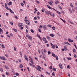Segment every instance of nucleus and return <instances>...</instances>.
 Masks as SVG:
<instances>
[{"mask_svg":"<svg viewBox=\"0 0 77 77\" xmlns=\"http://www.w3.org/2000/svg\"><path fill=\"white\" fill-rule=\"evenodd\" d=\"M69 10L71 13H72V11L71 10V8H69Z\"/></svg>","mask_w":77,"mask_h":77,"instance_id":"obj_24","label":"nucleus"},{"mask_svg":"<svg viewBox=\"0 0 77 77\" xmlns=\"http://www.w3.org/2000/svg\"><path fill=\"white\" fill-rule=\"evenodd\" d=\"M70 6H71V7H72V8L73 7V5H72V3H70Z\"/></svg>","mask_w":77,"mask_h":77,"instance_id":"obj_32","label":"nucleus"},{"mask_svg":"<svg viewBox=\"0 0 77 77\" xmlns=\"http://www.w3.org/2000/svg\"><path fill=\"white\" fill-rule=\"evenodd\" d=\"M9 10L10 12H11V14H14V12H13V11H12V10H11V8H9Z\"/></svg>","mask_w":77,"mask_h":77,"instance_id":"obj_13","label":"nucleus"},{"mask_svg":"<svg viewBox=\"0 0 77 77\" xmlns=\"http://www.w3.org/2000/svg\"><path fill=\"white\" fill-rule=\"evenodd\" d=\"M25 21L27 24L28 25H30V22L28 20H25Z\"/></svg>","mask_w":77,"mask_h":77,"instance_id":"obj_2","label":"nucleus"},{"mask_svg":"<svg viewBox=\"0 0 77 77\" xmlns=\"http://www.w3.org/2000/svg\"><path fill=\"white\" fill-rule=\"evenodd\" d=\"M14 51H16L17 50V48H16L15 47H14Z\"/></svg>","mask_w":77,"mask_h":77,"instance_id":"obj_53","label":"nucleus"},{"mask_svg":"<svg viewBox=\"0 0 77 77\" xmlns=\"http://www.w3.org/2000/svg\"><path fill=\"white\" fill-rule=\"evenodd\" d=\"M52 69H53V70L54 71H56V68H52Z\"/></svg>","mask_w":77,"mask_h":77,"instance_id":"obj_31","label":"nucleus"},{"mask_svg":"<svg viewBox=\"0 0 77 77\" xmlns=\"http://www.w3.org/2000/svg\"><path fill=\"white\" fill-rule=\"evenodd\" d=\"M68 60H71V58H70V57H67V58Z\"/></svg>","mask_w":77,"mask_h":77,"instance_id":"obj_46","label":"nucleus"},{"mask_svg":"<svg viewBox=\"0 0 77 77\" xmlns=\"http://www.w3.org/2000/svg\"><path fill=\"white\" fill-rule=\"evenodd\" d=\"M42 27L43 26H42L41 25H40L39 28H40V29H42Z\"/></svg>","mask_w":77,"mask_h":77,"instance_id":"obj_41","label":"nucleus"},{"mask_svg":"<svg viewBox=\"0 0 77 77\" xmlns=\"http://www.w3.org/2000/svg\"><path fill=\"white\" fill-rule=\"evenodd\" d=\"M46 72V74H48L49 75H50V73L48 72Z\"/></svg>","mask_w":77,"mask_h":77,"instance_id":"obj_51","label":"nucleus"},{"mask_svg":"<svg viewBox=\"0 0 77 77\" xmlns=\"http://www.w3.org/2000/svg\"><path fill=\"white\" fill-rule=\"evenodd\" d=\"M47 6L48 8H49L50 9H52L51 8V7H50V6H49V5H47Z\"/></svg>","mask_w":77,"mask_h":77,"instance_id":"obj_25","label":"nucleus"},{"mask_svg":"<svg viewBox=\"0 0 77 77\" xmlns=\"http://www.w3.org/2000/svg\"><path fill=\"white\" fill-rule=\"evenodd\" d=\"M45 12L46 14L47 15H49L50 11H45Z\"/></svg>","mask_w":77,"mask_h":77,"instance_id":"obj_6","label":"nucleus"},{"mask_svg":"<svg viewBox=\"0 0 77 77\" xmlns=\"http://www.w3.org/2000/svg\"><path fill=\"white\" fill-rule=\"evenodd\" d=\"M18 26L19 27H22V26H23V24L21 23H19L18 24Z\"/></svg>","mask_w":77,"mask_h":77,"instance_id":"obj_7","label":"nucleus"},{"mask_svg":"<svg viewBox=\"0 0 77 77\" xmlns=\"http://www.w3.org/2000/svg\"><path fill=\"white\" fill-rule=\"evenodd\" d=\"M15 74L17 76H18V75H19V74L17 72Z\"/></svg>","mask_w":77,"mask_h":77,"instance_id":"obj_38","label":"nucleus"},{"mask_svg":"<svg viewBox=\"0 0 77 77\" xmlns=\"http://www.w3.org/2000/svg\"><path fill=\"white\" fill-rule=\"evenodd\" d=\"M10 23L11 25H14V24H13V23L12 22H10Z\"/></svg>","mask_w":77,"mask_h":77,"instance_id":"obj_44","label":"nucleus"},{"mask_svg":"<svg viewBox=\"0 0 77 77\" xmlns=\"http://www.w3.org/2000/svg\"><path fill=\"white\" fill-rule=\"evenodd\" d=\"M28 38L30 40H32V37L30 36H29V37H28Z\"/></svg>","mask_w":77,"mask_h":77,"instance_id":"obj_16","label":"nucleus"},{"mask_svg":"<svg viewBox=\"0 0 77 77\" xmlns=\"http://www.w3.org/2000/svg\"><path fill=\"white\" fill-rule=\"evenodd\" d=\"M1 47L3 48H5V46L3 45H2Z\"/></svg>","mask_w":77,"mask_h":77,"instance_id":"obj_42","label":"nucleus"},{"mask_svg":"<svg viewBox=\"0 0 77 77\" xmlns=\"http://www.w3.org/2000/svg\"><path fill=\"white\" fill-rule=\"evenodd\" d=\"M12 2H9L8 3L9 6H10V5H12Z\"/></svg>","mask_w":77,"mask_h":77,"instance_id":"obj_19","label":"nucleus"},{"mask_svg":"<svg viewBox=\"0 0 77 77\" xmlns=\"http://www.w3.org/2000/svg\"><path fill=\"white\" fill-rule=\"evenodd\" d=\"M43 27L44 30H45L47 29V27H46V25H43Z\"/></svg>","mask_w":77,"mask_h":77,"instance_id":"obj_4","label":"nucleus"},{"mask_svg":"<svg viewBox=\"0 0 77 77\" xmlns=\"http://www.w3.org/2000/svg\"><path fill=\"white\" fill-rule=\"evenodd\" d=\"M5 67L6 69H9V67H8L7 66H5Z\"/></svg>","mask_w":77,"mask_h":77,"instance_id":"obj_14","label":"nucleus"},{"mask_svg":"<svg viewBox=\"0 0 77 77\" xmlns=\"http://www.w3.org/2000/svg\"><path fill=\"white\" fill-rule=\"evenodd\" d=\"M75 39H76V40H77V36L75 37Z\"/></svg>","mask_w":77,"mask_h":77,"instance_id":"obj_64","label":"nucleus"},{"mask_svg":"<svg viewBox=\"0 0 77 77\" xmlns=\"http://www.w3.org/2000/svg\"><path fill=\"white\" fill-rule=\"evenodd\" d=\"M29 64L30 65V66H33V67H34V68H35V66L33 64H31V63H29Z\"/></svg>","mask_w":77,"mask_h":77,"instance_id":"obj_12","label":"nucleus"},{"mask_svg":"<svg viewBox=\"0 0 77 77\" xmlns=\"http://www.w3.org/2000/svg\"><path fill=\"white\" fill-rule=\"evenodd\" d=\"M70 23L71 24H74V23H72V22L71 21H70Z\"/></svg>","mask_w":77,"mask_h":77,"instance_id":"obj_54","label":"nucleus"},{"mask_svg":"<svg viewBox=\"0 0 77 77\" xmlns=\"http://www.w3.org/2000/svg\"><path fill=\"white\" fill-rule=\"evenodd\" d=\"M59 3V1H56L55 3L56 5H57V3Z\"/></svg>","mask_w":77,"mask_h":77,"instance_id":"obj_40","label":"nucleus"},{"mask_svg":"<svg viewBox=\"0 0 77 77\" xmlns=\"http://www.w3.org/2000/svg\"><path fill=\"white\" fill-rule=\"evenodd\" d=\"M64 49L65 50V51H66V50H67L66 47V46H64Z\"/></svg>","mask_w":77,"mask_h":77,"instance_id":"obj_21","label":"nucleus"},{"mask_svg":"<svg viewBox=\"0 0 77 77\" xmlns=\"http://www.w3.org/2000/svg\"><path fill=\"white\" fill-rule=\"evenodd\" d=\"M30 62L31 63H32V64H35V63L33 62V60H31Z\"/></svg>","mask_w":77,"mask_h":77,"instance_id":"obj_28","label":"nucleus"},{"mask_svg":"<svg viewBox=\"0 0 77 77\" xmlns=\"http://www.w3.org/2000/svg\"><path fill=\"white\" fill-rule=\"evenodd\" d=\"M48 3L50 4V5H51V6H52V5H53V4H52V3H51V2H48Z\"/></svg>","mask_w":77,"mask_h":77,"instance_id":"obj_27","label":"nucleus"},{"mask_svg":"<svg viewBox=\"0 0 77 77\" xmlns=\"http://www.w3.org/2000/svg\"><path fill=\"white\" fill-rule=\"evenodd\" d=\"M52 29L54 30H55V29H56V28L54 26H53L52 27Z\"/></svg>","mask_w":77,"mask_h":77,"instance_id":"obj_23","label":"nucleus"},{"mask_svg":"<svg viewBox=\"0 0 77 77\" xmlns=\"http://www.w3.org/2000/svg\"><path fill=\"white\" fill-rule=\"evenodd\" d=\"M64 44H67V45H71V44H70L68 42H64Z\"/></svg>","mask_w":77,"mask_h":77,"instance_id":"obj_10","label":"nucleus"},{"mask_svg":"<svg viewBox=\"0 0 77 77\" xmlns=\"http://www.w3.org/2000/svg\"><path fill=\"white\" fill-rule=\"evenodd\" d=\"M73 51L74 53H75V49H73Z\"/></svg>","mask_w":77,"mask_h":77,"instance_id":"obj_49","label":"nucleus"},{"mask_svg":"<svg viewBox=\"0 0 77 77\" xmlns=\"http://www.w3.org/2000/svg\"><path fill=\"white\" fill-rule=\"evenodd\" d=\"M24 57H25V59H26V60H27V61H29V59H28V58H27V57L25 55Z\"/></svg>","mask_w":77,"mask_h":77,"instance_id":"obj_8","label":"nucleus"},{"mask_svg":"<svg viewBox=\"0 0 77 77\" xmlns=\"http://www.w3.org/2000/svg\"><path fill=\"white\" fill-rule=\"evenodd\" d=\"M47 38L49 40H50V38L49 36H48L47 37Z\"/></svg>","mask_w":77,"mask_h":77,"instance_id":"obj_48","label":"nucleus"},{"mask_svg":"<svg viewBox=\"0 0 77 77\" xmlns=\"http://www.w3.org/2000/svg\"><path fill=\"white\" fill-rule=\"evenodd\" d=\"M6 15L7 16H8V15H9V14H8V13H6Z\"/></svg>","mask_w":77,"mask_h":77,"instance_id":"obj_60","label":"nucleus"},{"mask_svg":"<svg viewBox=\"0 0 77 77\" xmlns=\"http://www.w3.org/2000/svg\"><path fill=\"white\" fill-rule=\"evenodd\" d=\"M13 30H14V31H15V32H17V30L16 29H13Z\"/></svg>","mask_w":77,"mask_h":77,"instance_id":"obj_30","label":"nucleus"},{"mask_svg":"<svg viewBox=\"0 0 77 77\" xmlns=\"http://www.w3.org/2000/svg\"><path fill=\"white\" fill-rule=\"evenodd\" d=\"M48 27H50V28L51 27V25H48Z\"/></svg>","mask_w":77,"mask_h":77,"instance_id":"obj_50","label":"nucleus"},{"mask_svg":"<svg viewBox=\"0 0 77 77\" xmlns=\"http://www.w3.org/2000/svg\"><path fill=\"white\" fill-rule=\"evenodd\" d=\"M44 53H46L47 52V51L45 49H44Z\"/></svg>","mask_w":77,"mask_h":77,"instance_id":"obj_52","label":"nucleus"},{"mask_svg":"<svg viewBox=\"0 0 77 77\" xmlns=\"http://www.w3.org/2000/svg\"><path fill=\"white\" fill-rule=\"evenodd\" d=\"M48 55H49L50 54H51V52H50V51L49 52V51H48Z\"/></svg>","mask_w":77,"mask_h":77,"instance_id":"obj_39","label":"nucleus"},{"mask_svg":"<svg viewBox=\"0 0 77 77\" xmlns=\"http://www.w3.org/2000/svg\"><path fill=\"white\" fill-rule=\"evenodd\" d=\"M0 70L1 72H3V69H2L1 68H0Z\"/></svg>","mask_w":77,"mask_h":77,"instance_id":"obj_34","label":"nucleus"},{"mask_svg":"<svg viewBox=\"0 0 77 77\" xmlns=\"http://www.w3.org/2000/svg\"><path fill=\"white\" fill-rule=\"evenodd\" d=\"M60 19L62 20L63 21V22H64V23H65V20H63V19H62V18H60Z\"/></svg>","mask_w":77,"mask_h":77,"instance_id":"obj_37","label":"nucleus"},{"mask_svg":"<svg viewBox=\"0 0 77 77\" xmlns=\"http://www.w3.org/2000/svg\"><path fill=\"white\" fill-rule=\"evenodd\" d=\"M74 45L75 46V48H76V49H77V46H76V45Z\"/></svg>","mask_w":77,"mask_h":77,"instance_id":"obj_62","label":"nucleus"},{"mask_svg":"<svg viewBox=\"0 0 77 77\" xmlns=\"http://www.w3.org/2000/svg\"><path fill=\"white\" fill-rule=\"evenodd\" d=\"M67 68H69V69H70V66L68 65L67 66Z\"/></svg>","mask_w":77,"mask_h":77,"instance_id":"obj_36","label":"nucleus"},{"mask_svg":"<svg viewBox=\"0 0 77 77\" xmlns=\"http://www.w3.org/2000/svg\"><path fill=\"white\" fill-rule=\"evenodd\" d=\"M74 56L75 58H76V57H77V56L75 54H74Z\"/></svg>","mask_w":77,"mask_h":77,"instance_id":"obj_59","label":"nucleus"},{"mask_svg":"<svg viewBox=\"0 0 77 77\" xmlns=\"http://www.w3.org/2000/svg\"><path fill=\"white\" fill-rule=\"evenodd\" d=\"M59 66L61 69H63L62 65L60 63V64H59Z\"/></svg>","mask_w":77,"mask_h":77,"instance_id":"obj_9","label":"nucleus"},{"mask_svg":"<svg viewBox=\"0 0 77 77\" xmlns=\"http://www.w3.org/2000/svg\"><path fill=\"white\" fill-rule=\"evenodd\" d=\"M42 40L44 41H45L46 40V38H45L43 37L42 38Z\"/></svg>","mask_w":77,"mask_h":77,"instance_id":"obj_26","label":"nucleus"},{"mask_svg":"<svg viewBox=\"0 0 77 77\" xmlns=\"http://www.w3.org/2000/svg\"><path fill=\"white\" fill-rule=\"evenodd\" d=\"M19 66L20 68H21L23 67V65H22V64H20Z\"/></svg>","mask_w":77,"mask_h":77,"instance_id":"obj_22","label":"nucleus"},{"mask_svg":"<svg viewBox=\"0 0 77 77\" xmlns=\"http://www.w3.org/2000/svg\"><path fill=\"white\" fill-rule=\"evenodd\" d=\"M55 57L56 60H58L59 59V57H58L57 55H55Z\"/></svg>","mask_w":77,"mask_h":77,"instance_id":"obj_15","label":"nucleus"},{"mask_svg":"<svg viewBox=\"0 0 77 77\" xmlns=\"http://www.w3.org/2000/svg\"><path fill=\"white\" fill-rule=\"evenodd\" d=\"M19 53H20V54L21 56V57H22V53H21V51H20Z\"/></svg>","mask_w":77,"mask_h":77,"instance_id":"obj_33","label":"nucleus"},{"mask_svg":"<svg viewBox=\"0 0 77 77\" xmlns=\"http://www.w3.org/2000/svg\"><path fill=\"white\" fill-rule=\"evenodd\" d=\"M54 72H53L52 73V75H53V76H54Z\"/></svg>","mask_w":77,"mask_h":77,"instance_id":"obj_55","label":"nucleus"},{"mask_svg":"<svg viewBox=\"0 0 77 77\" xmlns=\"http://www.w3.org/2000/svg\"><path fill=\"white\" fill-rule=\"evenodd\" d=\"M34 19L35 20H37V18L36 17H35L34 18Z\"/></svg>","mask_w":77,"mask_h":77,"instance_id":"obj_45","label":"nucleus"},{"mask_svg":"<svg viewBox=\"0 0 77 77\" xmlns=\"http://www.w3.org/2000/svg\"><path fill=\"white\" fill-rule=\"evenodd\" d=\"M38 38H39V39H40L41 41H42V38H41V37H40V36L39 35H38Z\"/></svg>","mask_w":77,"mask_h":77,"instance_id":"obj_20","label":"nucleus"},{"mask_svg":"<svg viewBox=\"0 0 77 77\" xmlns=\"http://www.w3.org/2000/svg\"><path fill=\"white\" fill-rule=\"evenodd\" d=\"M29 58L30 59H31V60H33V59H32V57H29Z\"/></svg>","mask_w":77,"mask_h":77,"instance_id":"obj_56","label":"nucleus"},{"mask_svg":"<svg viewBox=\"0 0 77 77\" xmlns=\"http://www.w3.org/2000/svg\"><path fill=\"white\" fill-rule=\"evenodd\" d=\"M41 67L39 66H37V68H36V69L40 71V72H41Z\"/></svg>","mask_w":77,"mask_h":77,"instance_id":"obj_1","label":"nucleus"},{"mask_svg":"<svg viewBox=\"0 0 77 77\" xmlns=\"http://www.w3.org/2000/svg\"><path fill=\"white\" fill-rule=\"evenodd\" d=\"M41 29H38V32H41Z\"/></svg>","mask_w":77,"mask_h":77,"instance_id":"obj_61","label":"nucleus"},{"mask_svg":"<svg viewBox=\"0 0 77 77\" xmlns=\"http://www.w3.org/2000/svg\"><path fill=\"white\" fill-rule=\"evenodd\" d=\"M52 56L54 57H55V54H54L53 53H52Z\"/></svg>","mask_w":77,"mask_h":77,"instance_id":"obj_29","label":"nucleus"},{"mask_svg":"<svg viewBox=\"0 0 77 77\" xmlns=\"http://www.w3.org/2000/svg\"><path fill=\"white\" fill-rule=\"evenodd\" d=\"M51 45L53 49H54V48H55V46H54L52 43H51Z\"/></svg>","mask_w":77,"mask_h":77,"instance_id":"obj_5","label":"nucleus"},{"mask_svg":"<svg viewBox=\"0 0 77 77\" xmlns=\"http://www.w3.org/2000/svg\"><path fill=\"white\" fill-rule=\"evenodd\" d=\"M3 29H2V28H0V35H1V32H2L3 33Z\"/></svg>","mask_w":77,"mask_h":77,"instance_id":"obj_17","label":"nucleus"},{"mask_svg":"<svg viewBox=\"0 0 77 77\" xmlns=\"http://www.w3.org/2000/svg\"><path fill=\"white\" fill-rule=\"evenodd\" d=\"M30 31L31 32H32V33H34V31H33V30H32V29H31L30 30Z\"/></svg>","mask_w":77,"mask_h":77,"instance_id":"obj_35","label":"nucleus"},{"mask_svg":"<svg viewBox=\"0 0 77 77\" xmlns=\"http://www.w3.org/2000/svg\"><path fill=\"white\" fill-rule=\"evenodd\" d=\"M45 43H47L48 42L47 40H45Z\"/></svg>","mask_w":77,"mask_h":77,"instance_id":"obj_63","label":"nucleus"},{"mask_svg":"<svg viewBox=\"0 0 77 77\" xmlns=\"http://www.w3.org/2000/svg\"><path fill=\"white\" fill-rule=\"evenodd\" d=\"M0 58L1 59H2V60H7L5 58V57H0Z\"/></svg>","mask_w":77,"mask_h":77,"instance_id":"obj_3","label":"nucleus"},{"mask_svg":"<svg viewBox=\"0 0 77 77\" xmlns=\"http://www.w3.org/2000/svg\"><path fill=\"white\" fill-rule=\"evenodd\" d=\"M50 69H52V66H50V67H49Z\"/></svg>","mask_w":77,"mask_h":77,"instance_id":"obj_58","label":"nucleus"},{"mask_svg":"<svg viewBox=\"0 0 77 77\" xmlns=\"http://www.w3.org/2000/svg\"><path fill=\"white\" fill-rule=\"evenodd\" d=\"M21 5H22V6H24V4L23 3H21Z\"/></svg>","mask_w":77,"mask_h":77,"instance_id":"obj_57","label":"nucleus"},{"mask_svg":"<svg viewBox=\"0 0 77 77\" xmlns=\"http://www.w3.org/2000/svg\"><path fill=\"white\" fill-rule=\"evenodd\" d=\"M68 41L70 42H73V40L71 39H68Z\"/></svg>","mask_w":77,"mask_h":77,"instance_id":"obj_11","label":"nucleus"},{"mask_svg":"<svg viewBox=\"0 0 77 77\" xmlns=\"http://www.w3.org/2000/svg\"><path fill=\"white\" fill-rule=\"evenodd\" d=\"M14 17L16 19H18V17L16 16H15Z\"/></svg>","mask_w":77,"mask_h":77,"instance_id":"obj_47","label":"nucleus"},{"mask_svg":"<svg viewBox=\"0 0 77 77\" xmlns=\"http://www.w3.org/2000/svg\"><path fill=\"white\" fill-rule=\"evenodd\" d=\"M36 3H38V4H39V1H38L37 0H36Z\"/></svg>","mask_w":77,"mask_h":77,"instance_id":"obj_43","label":"nucleus"},{"mask_svg":"<svg viewBox=\"0 0 77 77\" xmlns=\"http://www.w3.org/2000/svg\"><path fill=\"white\" fill-rule=\"evenodd\" d=\"M50 35L52 37H54V34H50Z\"/></svg>","mask_w":77,"mask_h":77,"instance_id":"obj_18","label":"nucleus"}]
</instances>
